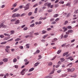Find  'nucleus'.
Listing matches in <instances>:
<instances>
[{
  "label": "nucleus",
  "instance_id": "7",
  "mask_svg": "<svg viewBox=\"0 0 78 78\" xmlns=\"http://www.w3.org/2000/svg\"><path fill=\"white\" fill-rule=\"evenodd\" d=\"M19 9V8H17L16 9H15L13 10L12 11V12H16L17 11H18Z\"/></svg>",
  "mask_w": 78,
  "mask_h": 78
},
{
  "label": "nucleus",
  "instance_id": "35",
  "mask_svg": "<svg viewBox=\"0 0 78 78\" xmlns=\"http://www.w3.org/2000/svg\"><path fill=\"white\" fill-rule=\"evenodd\" d=\"M34 26V23L32 24L31 25H30V27H33Z\"/></svg>",
  "mask_w": 78,
  "mask_h": 78
},
{
  "label": "nucleus",
  "instance_id": "50",
  "mask_svg": "<svg viewBox=\"0 0 78 78\" xmlns=\"http://www.w3.org/2000/svg\"><path fill=\"white\" fill-rule=\"evenodd\" d=\"M72 63H70L69 64H68L67 65L68 66H72Z\"/></svg>",
  "mask_w": 78,
  "mask_h": 78
},
{
  "label": "nucleus",
  "instance_id": "8",
  "mask_svg": "<svg viewBox=\"0 0 78 78\" xmlns=\"http://www.w3.org/2000/svg\"><path fill=\"white\" fill-rule=\"evenodd\" d=\"M69 53V52H67L66 53H64L63 54V56H65L66 55H67Z\"/></svg>",
  "mask_w": 78,
  "mask_h": 78
},
{
  "label": "nucleus",
  "instance_id": "28",
  "mask_svg": "<svg viewBox=\"0 0 78 78\" xmlns=\"http://www.w3.org/2000/svg\"><path fill=\"white\" fill-rule=\"evenodd\" d=\"M67 70L68 71V72H72V71H71V69L70 68H68L67 69Z\"/></svg>",
  "mask_w": 78,
  "mask_h": 78
},
{
  "label": "nucleus",
  "instance_id": "58",
  "mask_svg": "<svg viewBox=\"0 0 78 78\" xmlns=\"http://www.w3.org/2000/svg\"><path fill=\"white\" fill-rule=\"evenodd\" d=\"M74 45V44H72L70 45V47H73V45Z\"/></svg>",
  "mask_w": 78,
  "mask_h": 78
},
{
  "label": "nucleus",
  "instance_id": "3",
  "mask_svg": "<svg viewBox=\"0 0 78 78\" xmlns=\"http://www.w3.org/2000/svg\"><path fill=\"white\" fill-rule=\"evenodd\" d=\"M20 23V20H17L15 22V25H17L18 24H19Z\"/></svg>",
  "mask_w": 78,
  "mask_h": 78
},
{
  "label": "nucleus",
  "instance_id": "56",
  "mask_svg": "<svg viewBox=\"0 0 78 78\" xmlns=\"http://www.w3.org/2000/svg\"><path fill=\"white\" fill-rule=\"evenodd\" d=\"M70 55V54H69L68 55H67L66 57V58H67V57H68V56H69Z\"/></svg>",
  "mask_w": 78,
  "mask_h": 78
},
{
  "label": "nucleus",
  "instance_id": "59",
  "mask_svg": "<svg viewBox=\"0 0 78 78\" xmlns=\"http://www.w3.org/2000/svg\"><path fill=\"white\" fill-rule=\"evenodd\" d=\"M69 46L70 44H68L66 46V48H68V47H69Z\"/></svg>",
  "mask_w": 78,
  "mask_h": 78
},
{
  "label": "nucleus",
  "instance_id": "62",
  "mask_svg": "<svg viewBox=\"0 0 78 78\" xmlns=\"http://www.w3.org/2000/svg\"><path fill=\"white\" fill-rule=\"evenodd\" d=\"M51 30V28H48L47 29L48 31H50V30Z\"/></svg>",
  "mask_w": 78,
  "mask_h": 78
},
{
  "label": "nucleus",
  "instance_id": "45",
  "mask_svg": "<svg viewBox=\"0 0 78 78\" xmlns=\"http://www.w3.org/2000/svg\"><path fill=\"white\" fill-rule=\"evenodd\" d=\"M0 37L1 38H3L4 37V35H1L0 36Z\"/></svg>",
  "mask_w": 78,
  "mask_h": 78
},
{
  "label": "nucleus",
  "instance_id": "10",
  "mask_svg": "<svg viewBox=\"0 0 78 78\" xmlns=\"http://www.w3.org/2000/svg\"><path fill=\"white\" fill-rule=\"evenodd\" d=\"M16 13H14L13 15H12V17L13 18L16 17Z\"/></svg>",
  "mask_w": 78,
  "mask_h": 78
},
{
  "label": "nucleus",
  "instance_id": "12",
  "mask_svg": "<svg viewBox=\"0 0 78 78\" xmlns=\"http://www.w3.org/2000/svg\"><path fill=\"white\" fill-rule=\"evenodd\" d=\"M60 60L61 62H63V61H64L65 60V59H64V58H60Z\"/></svg>",
  "mask_w": 78,
  "mask_h": 78
},
{
  "label": "nucleus",
  "instance_id": "34",
  "mask_svg": "<svg viewBox=\"0 0 78 78\" xmlns=\"http://www.w3.org/2000/svg\"><path fill=\"white\" fill-rule=\"evenodd\" d=\"M31 14H32V12H30L28 13V15L29 16H31Z\"/></svg>",
  "mask_w": 78,
  "mask_h": 78
},
{
  "label": "nucleus",
  "instance_id": "47",
  "mask_svg": "<svg viewBox=\"0 0 78 78\" xmlns=\"http://www.w3.org/2000/svg\"><path fill=\"white\" fill-rule=\"evenodd\" d=\"M67 27H66L64 30L63 32H66V31H67Z\"/></svg>",
  "mask_w": 78,
  "mask_h": 78
},
{
  "label": "nucleus",
  "instance_id": "55",
  "mask_svg": "<svg viewBox=\"0 0 78 78\" xmlns=\"http://www.w3.org/2000/svg\"><path fill=\"white\" fill-rule=\"evenodd\" d=\"M58 2H59V0H56L55 2V3H57Z\"/></svg>",
  "mask_w": 78,
  "mask_h": 78
},
{
  "label": "nucleus",
  "instance_id": "54",
  "mask_svg": "<svg viewBox=\"0 0 78 78\" xmlns=\"http://www.w3.org/2000/svg\"><path fill=\"white\" fill-rule=\"evenodd\" d=\"M75 22H76V21L74 20L72 22V23H75Z\"/></svg>",
  "mask_w": 78,
  "mask_h": 78
},
{
  "label": "nucleus",
  "instance_id": "14",
  "mask_svg": "<svg viewBox=\"0 0 78 78\" xmlns=\"http://www.w3.org/2000/svg\"><path fill=\"white\" fill-rule=\"evenodd\" d=\"M17 20L16 18L13 19L11 20V22H14V21H16Z\"/></svg>",
  "mask_w": 78,
  "mask_h": 78
},
{
  "label": "nucleus",
  "instance_id": "18",
  "mask_svg": "<svg viewBox=\"0 0 78 78\" xmlns=\"http://www.w3.org/2000/svg\"><path fill=\"white\" fill-rule=\"evenodd\" d=\"M4 35H5V36H8L9 37H10V35L7 34L5 33L4 34Z\"/></svg>",
  "mask_w": 78,
  "mask_h": 78
},
{
  "label": "nucleus",
  "instance_id": "5",
  "mask_svg": "<svg viewBox=\"0 0 78 78\" xmlns=\"http://www.w3.org/2000/svg\"><path fill=\"white\" fill-rule=\"evenodd\" d=\"M9 39H10V37H5L3 39L4 41H6V40H8Z\"/></svg>",
  "mask_w": 78,
  "mask_h": 78
},
{
  "label": "nucleus",
  "instance_id": "19",
  "mask_svg": "<svg viewBox=\"0 0 78 78\" xmlns=\"http://www.w3.org/2000/svg\"><path fill=\"white\" fill-rule=\"evenodd\" d=\"M16 16L17 17H21L20 15V14H17L16 15Z\"/></svg>",
  "mask_w": 78,
  "mask_h": 78
},
{
  "label": "nucleus",
  "instance_id": "16",
  "mask_svg": "<svg viewBox=\"0 0 78 78\" xmlns=\"http://www.w3.org/2000/svg\"><path fill=\"white\" fill-rule=\"evenodd\" d=\"M37 8H36L35 9V11L34 12V13H37Z\"/></svg>",
  "mask_w": 78,
  "mask_h": 78
},
{
  "label": "nucleus",
  "instance_id": "46",
  "mask_svg": "<svg viewBox=\"0 0 78 78\" xmlns=\"http://www.w3.org/2000/svg\"><path fill=\"white\" fill-rule=\"evenodd\" d=\"M27 29H28L27 27H25L23 28V30H27Z\"/></svg>",
  "mask_w": 78,
  "mask_h": 78
},
{
  "label": "nucleus",
  "instance_id": "11",
  "mask_svg": "<svg viewBox=\"0 0 78 78\" xmlns=\"http://www.w3.org/2000/svg\"><path fill=\"white\" fill-rule=\"evenodd\" d=\"M53 71L52 72H51L50 73V75H51L52 74L54 73V71H55V69L54 68H53Z\"/></svg>",
  "mask_w": 78,
  "mask_h": 78
},
{
  "label": "nucleus",
  "instance_id": "32",
  "mask_svg": "<svg viewBox=\"0 0 78 78\" xmlns=\"http://www.w3.org/2000/svg\"><path fill=\"white\" fill-rule=\"evenodd\" d=\"M20 38H18L15 40V41L16 42L17 41H20Z\"/></svg>",
  "mask_w": 78,
  "mask_h": 78
},
{
  "label": "nucleus",
  "instance_id": "36",
  "mask_svg": "<svg viewBox=\"0 0 78 78\" xmlns=\"http://www.w3.org/2000/svg\"><path fill=\"white\" fill-rule=\"evenodd\" d=\"M67 28L68 29H72V27L71 26H68Z\"/></svg>",
  "mask_w": 78,
  "mask_h": 78
},
{
  "label": "nucleus",
  "instance_id": "27",
  "mask_svg": "<svg viewBox=\"0 0 78 78\" xmlns=\"http://www.w3.org/2000/svg\"><path fill=\"white\" fill-rule=\"evenodd\" d=\"M61 52V50H58L57 52V54H59V53H60Z\"/></svg>",
  "mask_w": 78,
  "mask_h": 78
},
{
  "label": "nucleus",
  "instance_id": "44",
  "mask_svg": "<svg viewBox=\"0 0 78 78\" xmlns=\"http://www.w3.org/2000/svg\"><path fill=\"white\" fill-rule=\"evenodd\" d=\"M67 23H68V21H66L65 22V23L64 24V25H66Z\"/></svg>",
  "mask_w": 78,
  "mask_h": 78
},
{
  "label": "nucleus",
  "instance_id": "37",
  "mask_svg": "<svg viewBox=\"0 0 78 78\" xmlns=\"http://www.w3.org/2000/svg\"><path fill=\"white\" fill-rule=\"evenodd\" d=\"M19 48H20V49L21 50L22 49H23V46H20L19 47Z\"/></svg>",
  "mask_w": 78,
  "mask_h": 78
},
{
  "label": "nucleus",
  "instance_id": "41",
  "mask_svg": "<svg viewBox=\"0 0 78 78\" xmlns=\"http://www.w3.org/2000/svg\"><path fill=\"white\" fill-rule=\"evenodd\" d=\"M53 10H52V9H50L48 10V12H51Z\"/></svg>",
  "mask_w": 78,
  "mask_h": 78
},
{
  "label": "nucleus",
  "instance_id": "17",
  "mask_svg": "<svg viewBox=\"0 0 78 78\" xmlns=\"http://www.w3.org/2000/svg\"><path fill=\"white\" fill-rule=\"evenodd\" d=\"M26 48H30V46H29V44H27L26 45Z\"/></svg>",
  "mask_w": 78,
  "mask_h": 78
},
{
  "label": "nucleus",
  "instance_id": "60",
  "mask_svg": "<svg viewBox=\"0 0 78 78\" xmlns=\"http://www.w3.org/2000/svg\"><path fill=\"white\" fill-rule=\"evenodd\" d=\"M15 67L16 69H17V68H18V66H17V65H15Z\"/></svg>",
  "mask_w": 78,
  "mask_h": 78
},
{
  "label": "nucleus",
  "instance_id": "13",
  "mask_svg": "<svg viewBox=\"0 0 78 78\" xmlns=\"http://www.w3.org/2000/svg\"><path fill=\"white\" fill-rule=\"evenodd\" d=\"M68 32L69 33H72L73 32V30H68Z\"/></svg>",
  "mask_w": 78,
  "mask_h": 78
},
{
  "label": "nucleus",
  "instance_id": "48",
  "mask_svg": "<svg viewBox=\"0 0 78 78\" xmlns=\"http://www.w3.org/2000/svg\"><path fill=\"white\" fill-rule=\"evenodd\" d=\"M70 13H68L66 16L67 17H69L70 16Z\"/></svg>",
  "mask_w": 78,
  "mask_h": 78
},
{
  "label": "nucleus",
  "instance_id": "31",
  "mask_svg": "<svg viewBox=\"0 0 78 78\" xmlns=\"http://www.w3.org/2000/svg\"><path fill=\"white\" fill-rule=\"evenodd\" d=\"M42 34H45V33H47V31H44V30L42 31Z\"/></svg>",
  "mask_w": 78,
  "mask_h": 78
},
{
  "label": "nucleus",
  "instance_id": "20",
  "mask_svg": "<svg viewBox=\"0 0 78 78\" xmlns=\"http://www.w3.org/2000/svg\"><path fill=\"white\" fill-rule=\"evenodd\" d=\"M13 62H17V59L16 58H15L13 60Z\"/></svg>",
  "mask_w": 78,
  "mask_h": 78
},
{
  "label": "nucleus",
  "instance_id": "15",
  "mask_svg": "<svg viewBox=\"0 0 78 78\" xmlns=\"http://www.w3.org/2000/svg\"><path fill=\"white\" fill-rule=\"evenodd\" d=\"M71 70V72H74V70H75V68H72Z\"/></svg>",
  "mask_w": 78,
  "mask_h": 78
},
{
  "label": "nucleus",
  "instance_id": "21",
  "mask_svg": "<svg viewBox=\"0 0 78 78\" xmlns=\"http://www.w3.org/2000/svg\"><path fill=\"white\" fill-rule=\"evenodd\" d=\"M58 16V14H55L54 15V17H57Z\"/></svg>",
  "mask_w": 78,
  "mask_h": 78
},
{
  "label": "nucleus",
  "instance_id": "4",
  "mask_svg": "<svg viewBox=\"0 0 78 78\" xmlns=\"http://www.w3.org/2000/svg\"><path fill=\"white\" fill-rule=\"evenodd\" d=\"M66 59H70V61H73V58H72V57H69L68 58H66Z\"/></svg>",
  "mask_w": 78,
  "mask_h": 78
},
{
  "label": "nucleus",
  "instance_id": "25",
  "mask_svg": "<svg viewBox=\"0 0 78 78\" xmlns=\"http://www.w3.org/2000/svg\"><path fill=\"white\" fill-rule=\"evenodd\" d=\"M29 63H30V62H29V61L27 62H25V65H28V64H29Z\"/></svg>",
  "mask_w": 78,
  "mask_h": 78
},
{
  "label": "nucleus",
  "instance_id": "24",
  "mask_svg": "<svg viewBox=\"0 0 78 78\" xmlns=\"http://www.w3.org/2000/svg\"><path fill=\"white\" fill-rule=\"evenodd\" d=\"M47 6H48V7H50V6H51V3H48V5Z\"/></svg>",
  "mask_w": 78,
  "mask_h": 78
},
{
  "label": "nucleus",
  "instance_id": "6",
  "mask_svg": "<svg viewBox=\"0 0 78 78\" xmlns=\"http://www.w3.org/2000/svg\"><path fill=\"white\" fill-rule=\"evenodd\" d=\"M33 37V36L31 35H27L25 36V37L26 38H27V37Z\"/></svg>",
  "mask_w": 78,
  "mask_h": 78
},
{
  "label": "nucleus",
  "instance_id": "38",
  "mask_svg": "<svg viewBox=\"0 0 78 78\" xmlns=\"http://www.w3.org/2000/svg\"><path fill=\"white\" fill-rule=\"evenodd\" d=\"M5 50L6 52H7V53H9L8 51H9V49H8V48L5 49Z\"/></svg>",
  "mask_w": 78,
  "mask_h": 78
},
{
  "label": "nucleus",
  "instance_id": "61",
  "mask_svg": "<svg viewBox=\"0 0 78 78\" xmlns=\"http://www.w3.org/2000/svg\"><path fill=\"white\" fill-rule=\"evenodd\" d=\"M41 41H42V42H45L46 41L44 40H41Z\"/></svg>",
  "mask_w": 78,
  "mask_h": 78
},
{
  "label": "nucleus",
  "instance_id": "63",
  "mask_svg": "<svg viewBox=\"0 0 78 78\" xmlns=\"http://www.w3.org/2000/svg\"><path fill=\"white\" fill-rule=\"evenodd\" d=\"M66 34H69V31H68V32H66Z\"/></svg>",
  "mask_w": 78,
  "mask_h": 78
},
{
  "label": "nucleus",
  "instance_id": "52",
  "mask_svg": "<svg viewBox=\"0 0 78 78\" xmlns=\"http://www.w3.org/2000/svg\"><path fill=\"white\" fill-rule=\"evenodd\" d=\"M39 52H40V51L39 50H37L36 51L37 53H39Z\"/></svg>",
  "mask_w": 78,
  "mask_h": 78
},
{
  "label": "nucleus",
  "instance_id": "57",
  "mask_svg": "<svg viewBox=\"0 0 78 78\" xmlns=\"http://www.w3.org/2000/svg\"><path fill=\"white\" fill-rule=\"evenodd\" d=\"M16 6H17V4H15L13 5V7H16Z\"/></svg>",
  "mask_w": 78,
  "mask_h": 78
},
{
  "label": "nucleus",
  "instance_id": "43",
  "mask_svg": "<svg viewBox=\"0 0 78 78\" xmlns=\"http://www.w3.org/2000/svg\"><path fill=\"white\" fill-rule=\"evenodd\" d=\"M25 16V14L23 13L21 15V16H20L21 17H23V16Z\"/></svg>",
  "mask_w": 78,
  "mask_h": 78
},
{
  "label": "nucleus",
  "instance_id": "53",
  "mask_svg": "<svg viewBox=\"0 0 78 78\" xmlns=\"http://www.w3.org/2000/svg\"><path fill=\"white\" fill-rule=\"evenodd\" d=\"M56 23V22L55 21L52 22L51 23V24H55Z\"/></svg>",
  "mask_w": 78,
  "mask_h": 78
},
{
  "label": "nucleus",
  "instance_id": "51",
  "mask_svg": "<svg viewBox=\"0 0 78 78\" xmlns=\"http://www.w3.org/2000/svg\"><path fill=\"white\" fill-rule=\"evenodd\" d=\"M11 34H14V31L13 30H12L11 31Z\"/></svg>",
  "mask_w": 78,
  "mask_h": 78
},
{
  "label": "nucleus",
  "instance_id": "1",
  "mask_svg": "<svg viewBox=\"0 0 78 78\" xmlns=\"http://www.w3.org/2000/svg\"><path fill=\"white\" fill-rule=\"evenodd\" d=\"M23 8H25L24 9V11L30 8V4H27L26 6H24Z\"/></svg>",
  "mask_w": 78,
  "mask_h": 78
},
{
  "label": "nucleus",
  "instance_id": "49",
  "mask_svg": "<svg viewBox=\"0 0 78 78\" xmlns=\"http://www.w3.org/2000/svg\"><path fill=\"white\" fill-rule=\"evenodd\" d=\"M59 3H62V4H63L64 3V1H61L59 2Z\"/></svg>",
  "mask_w": 78,
  "mask_h": 78
},
{
  "label": "nucleus",
  "instance_id": "22",
  "mask_svg": "<svg viewBox=\"0 0 78 78\" xmlns=\"http://www.w3.org/2000/svg\"><path fill=\"white\" fill-rule=\"evenodd\" d=\"M33 70H34V68H32L29 69V72H31V71H33Z\"/></svg>",
  "mask_w": 78,
  "mask_h": 78
},
{
  "label": "nucleus",
  "instance_id": "26",
  "mask_svg": "<svg viewBox=\"0 0 78 78\" xmlns=\"http://www.w3.org/2000/svg\"><path fill=\"white\" fill-rule=\"evenodd\" d=\"M21 74L22 75H23L25 74V72L22 71L21 72Z\"/></svg>",
  "mask_w": 78,
  "mask_h": 78
},
{
  "label": "nucleus",
  "instance_id": "40",
  "mask_svg": "<svg viewBox=\"0 0 78 78\" xmlns=\"http://www.w3.org/2000/svg\"><path fill=\"white\" fill-rule=\"evenodd\" d=\"M52 62H50L49 63L48 66H51L52 65Z\"/></svg>",
  "mask_w": 78,
  "mask_h": 78
},
{
  "label": "nucleus",
  "instance_id": "39",
  "mask_svg": "<svg viewBox=\"0 0 78 78\" xmlns=\"http://www.w3.org/2000/svg\"><path fill=\"white\" fill-rule=\"evenodd\" d=\"M6 44V41L4 42L1 43V44Z\"/></svg>",
  "mask_w": 78,
  "mask_h": 78
},
{
  "label": "nucleus",
  "instance_id": "9",
  "mask_svg": "<svg viewBox=\"0 0 78 78\" xmlns=\"http://www.w3.org/2000/svg\"><path fill=\"white\" fill-rule=\"evenodd\" d=\"M3 61H4V62H8V59L7 58H4L3 60Z\"/></svg>",
  "mask_w": 78,
  "mask_h": 78
},
{
  "label": "nucleus",
  "instance_id": "23",
  "mask_svg": "<svg viewBox=\"0 0 78 78\" xmlns=\"http://www.w3.org/2000/svg\"><path fill=\"white\" fill-rule=\"evenodd\" d=\"M74 2L75 3V5H76V4H77V3L78 2V0H75L74 1Z\"/></svg>",
  "mask_w": 78,
  "mask_h": 78
},
{
  "label": "nucleus",
  "instance_id": "2",
  "mask_svg": "<svg viewBox=\"0 0 78 78\" xmlns=\"http://www.w3.org/2000/svg\"><path fill=\"white\" fill-rule=\"evenodd\" d=\"M3 28H6V27H7V26L4 25V24L3 23H2L0 25V28H1V27Z\"/></svg>",
  "mask_w": 78,
  "mask_h": 78
},
{
  "label": "nucleus",
  "instance_id": "30",
  "mask_svg": "<svg viewBox=\"0 0 78 78\" xmlns=\"http://www.w3.org/2000/svg\"><path fill=\"white\" fill-rule=\"evenodd\" d=\"M78 13V10H76L74 12V14H77V13Z\"/></svg>",
  "mask_w": 78,
  "mask_h": 78
},
{
  "label": "nucleus",
  "instance_id": "42",
  "mask_svg": "<svg viewBox=\"0 0 78 78\" xmlns=\"http://www.w3.org/2000/svg\"><path fill=\"white\" fill-rule=\"evenodd\" d=\"M50 20L51 22H52V21H54V20H55V19L53 18H52Z\"/></svg>",
  "mask_w": 78,
  "mask_h": 78
},
{
  "label": "nucleus",
  "instance_id": "29",
  "mask_svg": "<svg viewBox=\"0 0 78 78\" xmlns=\"http://www.w3.org/2000/svg\"><path fill=\"white\" fill-rule=\"evenodd\" d=\"M39 63L38 62H37L35 64V66H38V65H39Z\"/></svg>",
  "mask_w": 78,
  "mask_h": 78
},
{
  "label": "nucleus",
  "instance_id": "33",
  "mask_svg": "<svg viewBox=\"0 0 78 78\" xmlns=\"http://www.w3.org/2000/svg\"><path fill=\"white\" fill-rule=\"evenodd\" d=\"M58 6H59V5L58 4H55V8H57V7H58Z\"/></svg>",
  "mask_w": 78,
  "mask_h": 78
},
{
  "label": "nucleus",
  "instance_id": "64",
  "mask_svg": "<svg viewBox=\"0 0 78 78\" xmlns=\"http://www.w3.org/2000/svg\"><path fill=\"white\" fill-rule=\"evenodd\" d=\"M61 72V70H58L57 71L58 73H60Z\"/></svg>",
  "mask_w": 78,
  "mask_h": 78
}]
</instances>
